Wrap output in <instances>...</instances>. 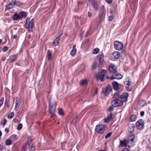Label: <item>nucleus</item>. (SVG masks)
Returning a JSON list of instances; mask_svg holds the SVG:
<instances>
[{"label": "nucleus", "instance_id": "obj_46", "mask_svg": "<svg viewBox=\"0 0 151 151\" xmlns=\"http://www.w3.org/2000/svg\"><path fill=\"white\" fill-rule=\"evenodd\" d=\"M5 106L7 107L9 106V101H8L7 99L5 101Z\"/></svg>", "mask_w": 151, "mask_h": 151}, {"label": "nucleus", "instance_id": "obj_24", "mask_svg": "<svg viewBox=\"0 0 151 151\" xmlns=\"http://www.w3.org/2000/svg\"><path fill=\"white\" fill-rule=\"evenodd\" d=\"M132 134H130L128 137L127 141L129 142V143L131 144L132 143Z\"/></svg>", "mask_w": 151, "mask_h": 151}, {"label": "nucleus", "instance_id": "obj_44", "mask_svg": "<svg viewBox=\"0 0 151 151\" xmlns=\"http://www.w3.org/2000/svg\"><path fill=\"white\" fill-rule=\"evenodd\" d=\"M96 66H97V64L96 63H93V64L92 65V66L93 69H95L96 68Z\"/></svg>", "mask_w": 151, "mask_h": 151}, {"label": "nucleus", "instance_id": "obj_47", "mask_svg": "<svg viewBox=\"0 0 151 151\" xmlns=\"http://www.w3.org/2000/svg\"><path fill=\"white\" fill-rule=\"evenodd\" d=\"M114 109V107L113 106H110L109 109V111L110 112L112 111Z\"/></svg>", "mask_w": 151, "mask_h": 151}, {"label": "nucleus", "instance_id": "obj_63", "mask_svg": "<svg viewBox=\"0 0 151 151\" xmlns=\"http://www.w3.org/2000/svg\"><path fill=\"white\" fill-rule=\"evenodd\" d=\"M111 14H112V11H111Z\"/></svg>", "mask_w": 151, "mask_h": 151}, {"label": "nucleus", "instance_id": "obj_61", "mask_svg": "<svg viewBox=\"0 0 151 151\" xmlns=\"http://www.w3.org/2000/svg\"><path fill=\"white\" fill-rule=\"evenodd\" d=\"M106 78H110V77H108V76H106Z\"/></svg>", "mask_w": 151, "mask_h": 151}, {"label": "nucleus", "instance_id": "obj_4", "mask_svg": "<svg viewBox=\"0 0 151 151\" xmlns=\"http://www.w3.org/2000/svg\"><path fill=\"white\" fill-rule=\"evenodd\" d=\"M144 121L142 119H139L136 123L137 128L138 129H142L144 128Z\"/></svg>", "mask_w": 151, "mask_h": 151}, {"label": "nucleus", "instance_id": "obj_10", "mask_svg": "<svg viewBox=\"0 0 151 151\" xmlns=\"http://www.w3.org/2000/svg\"><path fill=\"white\" fill-rule=\"evenodd\" d=\"M98 58H99V66L100 67L102 65H103L104 62V55L103 54L99 55L98 56Z\"/></svg>", "mask_w": 151, "mask_h": 151}, {"label": "nucleus", "instance_id": "obj_7", "mask_svg": "<svg viewBox=\"0 0 151 151\" xmlns=\"http://www.w3.org/2000/svg\"><path fill=\"white\" fill-rule=\"evenodd\" d=\"M113 85L114 86V89L117 91H121L123 89V86H122L120 84L114 81L113 82Z\"/></svg>", "mask_w": 151, "mask_h": 151}, {"label": "nucleus", "instance_id": "obj_22", "mask_svg": "<svg viewBox=\"0 0 151 151\" xmlns=\"http://www.w3.org/2000/svg\"><path fill=\"white\" fill-rule=\"evenodd\" d=\"M119 95V94L118 93H116L113 96L114 100L119 99L120 98Z\"/></svg>", "mask_w": 151, "mask_h": 151}, {"label": "nucleus", "instance_id": "obj_56", "mask_svg": "<svg viewBox=\"0 0 151 151\" xmlns=\"http://www.w3.org/2000/svg\"><path fill=\"white\" fill-rule=\"evenodd\" d=\"M92 14H91L90 12H88V15L89 17H90L91 16Z\"/></svg>", "mask_w": 151, "mask_h": 151}, {"label": "nucleus", "instance_id": "obj_41", "mask_svg": "<svg viewBox=\"0 0 151 151\" xmlns=\"http://www.w3.org/2000/svg\"><path fill=\"white\" fill-rule=\"evenodd\" d=\"M22 124H18L17 127V129L18 130L21 129L22 128Z\"/></svg>", "mask_w": 151, "mask_h": 151}, {"label": "nucleus", "instance_id": "obj_37", "mask_svg": "<svg viewBox=\"0 0 151 151\" xmlns=\"http://www.w3.org/2000/svg\"><path fill=\"white\" fill-rule=\"evenodd\" d=\"M6 122L7 121L6 119L4 118L3 119L1 122L2 123V125L3 126H4L5 125Z\"/></svg>", "mask_w": 151, "mask_h": 151}, {"label": "nucleus", "instance_id": "obj_13", "mask_svg": "<svg viewBox=\"0 0 151 151\" xmlns=\"http://www.w3.org/2000/svg\"><path fill=\"white\" fill-rule=\"evenodd\" d=\"M109 71L114 74L117 73V68L116 66L113 64H111L109 67Z\"/></svg>", "mask_w": 151, "mask_h": 151}, {"label": "nucleus", "instance_id": "obj_50", "mask_svg": "<svg viewBox=\"0 0 151 151\" xmlns=\"http://www.w3.org/2000/svg\"><path fill=\"white\" fill-rule=\"evenodd\" d=\"M145 112L144 111L141 112L140 115L141 116H143Z\"/></svg>", "mask_w": 151, "mask_h": 151}, {"label": "nucleus", "instance_id": "obj_55", "mask_svg": "<svg viewBox=\"0 0 151 151\" xmlns=\"http://www.w3.org/2000/svg\"><path fill=\"white\" fill-rule=\"evenodd\" d=\"M5 131L6 132H8L9 131V130L7 128H6L5 129Z\"/></svg>", "mask_w": 151, "mask_h": 151}, {"label": "nucleus", "instance_id": "obj_16", "mask_svg": "<svg viewBox=\"0 0 151 151\" xmlns=\"http://www.w3.org/2000/svg\"><path fill=\"white\" fill-rule=\"evenodd\" d=\"M120 56L119 53L117 51L113 52L111 55V57L114 60L115 59L119 58Z\"/></svg>", "mask_w": 151, "mask_h": 151}, {"label": "nucleus", "instance_id": "obj_60", "mask_svg": "<svg viewBox=\"0 0 151 151\" xmlns=\"http://www.w3.org/2000/svg\"><path fill=\"white\" fill-rule=\"evenodd\" d=\"M2 42V40L1 39H0V43H1Z\"/></svg>", "mask_w": 151, "mask_h": 151}, {"label": "nucleus", "instance_id": "obj_59", "mask_svg": "<svg viewBox=\"0 0 151 151\" xmlns=\"http://www.w3.org/2000/svg\"><path fill=\"white\" fill-rule=\"evenodd\" d=\"M2 135V132L0 130V137Z\"/></svg>", "mask_w": 151, "mask_h": 151}, {"label": "nucleus", "instance_id": "obj_1", "mask_svg": "<svg viewBox=\"0 0 151 151\" xmlns=\"http://www.w3.org/2000/svg\"><path fill=\"white\" fill-rule=\"evenodd\" d=\"M25 25L26 27L28 29L29 32L32 31V29L34 26L33 19H32L30 21L29 18H27L25 20Z\"/></svg>", "mask_w": 151, "mask_h": 151}, {"label": "nucleus", "instance_id": "obj_23", "mask_svg": "<svg viewBox=\"0 0 151 151\" xmlns=\"http://www.w3.org/2000/svg\"><path fill=\"white\" fill-rule=\"evenodd\" d=\"M88 82L87 80L83 79L80 82V84L82 85H86L87 84Z\"/></svg>", "mask_w": 151, "mask_h": 151}, {"label": "nucleus", "instance_id": "obj_5", "mask_svg": "<svg viewBox=\"0 0 151 151\" xmlns=\"http://www.w3.org/2000/svg\"><path fill=\"white\" fill-rule=\"evenodd\" d=\"M112 88L110 85H108L105 88L102 89L103 93L106 96H108L110 93Z\"/></svg>", "mask_w": 151, "mask_h": 151}, {"label": "nucleus", "instance_id": "obj_12", "mask_svg": "<svg viewBox=\"0 0 151 151\" xmlns=\"http://www.w3.org/2000/svg\"><path fill=\"white\" fill-rule=\"evenodd\" d=\"M105 13L104 6H103L101 9L100 11L99 15V17L100 19L101 20L103 19L104 15L105 14Z\"/></svg>", "mask_w": 151, "mask_h": 151}, {"label": "nucleus", "instance_id": "obj_38", "mask_svg": "<svg viewBox=\"0 0 151 151\" xmlns=\"http://www.w3.org/2000/svg\"><path fill=\"white\" fill-rule=\"evenodd\" d=\"M106 71L105 70H103L101 72V76H103L104 77L106 74Z\"/></svg>", "mask_w": 151, "mask_h": 151}, {"label": "nucleus", "instance_id": "obj_27", "mask_svg": "<svg viewBox=\"0 0 151 151\" xmlns=\"http://www.w3.org/2000/svg\"><path fill=\"white\" fill-rule=\"evenodd\" d=\"M35 147L32 144H30L29 146V151H34Z\"/></svg>", "mask_w": 151, "mask_h": 151}, {"label": "nucleus", "instance_id": "obj_20", "mask_svg": "<svg viewBox=\"0 0 151 151\" xmlns=\"http://www.w3.org/2000/svg\"><path fill=\"white\" fill-rule=\"evenodd\" d=\"M76 46L75 45H74L73 47V49L70 52V54L71 55L73 56L75 55L76 52Z\"/></svg>", "mask_w": 151, "mask_h": 151}, {"label": "nucleus", "instance_id": "obj_51", "mask_svg": "<svg viewBox=\"0 0 151 151\" xmlns=\"http://www.w3.org/2000/svg\"><path fill=\"white\" fill-rule=\"evenodd\" d=\"M17 37V35H12V38H13V39H15Z\"/></svg>", "mask_w": 151, "mask_h": 151}, {"label": "nucleus", "instance_id": "obj_57", "mask_svg": "<svg viewBox=\"0 0 151 151\" xmlns=\"http://www.w3.org/2000/svg\"><path fill=\"white\" fill-rule=\"evenodd\" d=\"M132 135H133V141H134V139L135 138V135L133 134Z\"/></svg>", "mask_w": 151, "mask_h": 151}, {"label": "nucleus", "instance_id": "obj_14", "mask_svg": "<svg viewBox=\"0 0 151 151\" xmlns=\"http://www.w3.org/2000/svg\"><path fill=\"white\" fill-rule=\"evenodd\" d=\"M129 142L127 141V139H124L120 141V146L123 147H126L127 146H129Z\"/></svg>", "mask_w": 151, "mask_h": 151}, {"label": "nucleus", "instance_id": "obj_53", "mask_svg": "<svg viewBox=\"0 0 151 151\" xmlns=\"http://www.w3.org/2000/svg\"><path fill=\"white\" fill-rule=\"evenodd\" d=\"M122 151H129V150L127 148L123 149Z\"/></svg>", "mask_w": 151, "mask_h": 151}, {"label": "nucleus", "instance_id": "obj_35", "mask_svg": "<svg viewBox=\"0 0 151 151\" xmlns=\"http://www.w3.org/2000/svg\"><path fill=\"white\" fill-rule=\"evenodd\" d=\"M27 146V145L26 144H24V145L22 149V151H25Z\"/></svg>", "mask_w": 151, "mask_h": 151}, {"label": "nucleus", "instance_id": "obj_19", "mask_svg": "<svg viewBox=\"0 0 151 151\" xmlns=\"http://www.w3.org/2000/svg\"><path fill=\"white\" fill-rule=\"evenodd\" d=\"M139 104L141 107H143L146 104L145 101L143 99H140L139 101Z\"/></svg>", "mask_w": 151, "mask_h": 151}, {"label": "nucleus", "instance_id": "obj_58", "mask_svg": "<svg viewBox=\"0 0 151 151\" xmlns=\"http://www.w3.org/2000/svg\"><path fill=\"white\" fill-rule=\"evenodd\" d=\"M98 89L97 88H96V91H95V93L96 94L97 93V92H98Z\"/></svg>", "mask_w": 151, "mask_h": 151}, {"label": "nucleus", "instance_id": "obj_62", "mask_svg": "<svg viewBox=\"0 0 151 151\" xmlns=\"http://www.w3.org/2000/svg\"><path fill=\"white\" fill-rule=\"evenodd\" d=\"M106 150H99L98 151H105Z\"/></svg>", "mask_w": 151, "mask_h": 151}, {"label": "nucleus", "instance_id": "obj_39", "mask_svg": "<svg viewBox=\"0 0 151 151\" xmlns=\"http://www.w3.org/2000/svg\"><path fill=\"white\" fill-rule=\"evenodd\" d=\"M99 51V49L98 48H95L93 50V53L96 54Z\"/></svg>", "mask_w": 151, "mask_h": 151}, {"label": "nucleus", "instance_id": "obj_26", "mask_svg": "<svg viewBox=\"0 0 151 151\" xmlns=\"http://www.w3.org/2000/svg\"><path fill=\"white\" fill-rule=\"evenodd\" d=\"M17 58L16 55H13L10 56V58L11 60V62H13L16 60Z\"/></svg>", "mask_w": 151, "mask_h": 151}, {"label": "nucleus", "instance_id": "obj_33", "mask_svg": "<svg viewBox=\"0 0 151 151\" xmlns=\"http://www.w3.org/2000/svg\"><path fill=\"white\" fill-rule=\"evenodd\" d=\"M132 125L131 124H129V126L128 128V132L130 133H131L132 132Z\"/></svg>", "mask_w": 151, "mask_h": 151}, {"label": "nucleus", "instance_id": "obj_40", "mask_svg": "<svg viewBox=\"0 0 151 151\" xmlns=\"http://www.w3.org/2000/svg\"><path fill=\"white\" fill-rule=\"evenodd\" d=\"M93 7L95 10H96L98 9V7L96 3H94L93 4Z\"/></svg>", "mask_w": 151, "mask_h": 151}, {"label": "nucleus", "instance_id": "obj_43", "mask_svg": "<svg viewBox=\"0 0 151 151\" xmlns=\"http://www.w3.org/2000/svg\"><path fill=\"white\" fill-rule=\"evenodd\" d=\"M112 134V133L111 132H110L109 133H108L106 136L105 137V138L106 139H107V138H108L110 137L111 135Z\"/></svg>", "mask_w": 151, "mask_h": 151}, {"label": "nucleus", "instance_id": "obj_34", "mask_svg": "<svg viewBox=\"0 0 151 151\" xmlns=\"http://www.w3.org/2000/svg\"><path fill=\"white\" fill-rule=\"evenodd\" d=\"M58 112L60 115H63V110L61 108H59L58 109Z\"/></svg>", "mask_w": 151, "mask_h": 151}, {"label": "nucleus", "instance_id": "obj_18", "mask_svg": "<svg viewBox=\"0 0 151 151\" xmlns=\"http://www.w3.org/2000/svg\"><path fill=\"white\" fill-rule=\"evenodd\" d=\"M113 114L111 113L109 116L107 118L104 119V122H108L109 121L112 120L113 119Z\"/></svg>", "mask_w": 151, "mask_h": 151}, {"label": "nucleus", "instance_id": "obj_11", "mask_svg": "<svg viewBox=\"0 0 151 151\" xmlns=\"http://www.w3.org/2000/svg\"><path fill=\"white\" fill-rule=\"evenodd\" d=\"M122 76L121 74L118 73L117 71L116 73H114L112 75L110 78L111 80L114 79H122Z\"/></svg>", "mask_w": 151, "mask_h": 151}, {"label": "nucleus", "instance_id": "obj_15", "mask_svg": "<svg viewBox=\"0 0 151 151\" xmlns=\"http://www.w3.org/2000/svg\"><path fill=\"white\" fill-rule=\"evenodd\" d=\"M128 94L127 93H123L121 96L120 99L122 102H126L127 101V98L128 97Z\"/></svg>", "mask_w": 151, "mask_h": 151}, {"label": "nucleus", "instance_id": "obj_9", "mask_svg": "<svg viewBox=\"0 0 151 151\" xmlns=\"http://www.w3.org/2000/svg\"><path fill=\"white\" fill-rule=\"evenodd\" d=\"M124 83L126 85V87L127 91H130L132 90L131 86H130V83L131 82L130 81V80L129 78H127L124 81Z\"/></svg>", "mask_w": 151, "mask_h": 151}, {"label": "nucleus", "instance_id": "obj_31", "mask_svg": "<svg viewBox=\"0 0 151 151\" xmlns=\"http://www.w3.org/2000/svg\"><path fill=\"white\" fill-rule=\"evenodd\" d=\"M19 106L18 105V102L17 101H16L15 102V110L17 111L18 110L19 108Z\"/></svg>", "mask_w": 151, "mask_h": 151}, {"label": "nucleus", "instance_id": "obj_64", "mask_svg": "<svg viewBox=\"0 0 151 151\" xmlns=\"http://www.w3.org/2000/svg\"><path fill=\"white\" fill-rule=\"evenodd\" d=\"M132 116H131V119H132Z\"/></svg>", "mask_w": 151, "mask_h": 151}, {"label": "nucleus", "instance_id": "obj_17", "mask_svg": "<svg viewBox=\"0 0 151 151\" xmlns=\"http://www.w3.org/2000/svg\"><path fill=\"white\" fill-rule=\"evenodd\" d=\"M15 0H13L11 1L9 4L8 6L6 7V9H12L14 5L15 4Z\"/></svg>", "mask_w": 151, "mask_h": 151}, {"label": "nucleus", "instance_id": "obj_49", "mask_svg": "<svg viewBox=\"0 0 151 151\" xmlns=\"http://www.w3.org/2000/svg\"><path fill=\"white\" fill-rule=\"evenodd\" d=\"M113 16H110L109 17V21H111L113 19Z\"/></svg>", "mask_w": 151, "mask_h": 151}, {"label": "nucleus", "instance_id": "obj_54", "mask_svg": "<svg viewBox=\"0 0 151 151\" xmlns=\"http://www.w3.org/2000/svg\"><path fill=\"white\" fill-rule=\"evenodd\" d=\"M83 33H84V32L83 31L81 32V33L80 34V36L81 37L83 36Z\"/></svg>", "mask_w": 151, "mask_h": 151}, {"label": "nucleus", "instance_id": "obj_29", "mask_svg": "<svg viewBox=\"0 0 151 151\" xmlns=\"http://www.w3.org/2000/svg\"><path fill=\"white\" fill-rule=\"evenodd\" d=\"M6 145H9L12 144V141L9 139H7L5 141Z\"/></svg>", "mask_w": 151, "mask_h": 151}, {"label": "nucleus", "instance_id": "obj_32", "mask_svg": "<svg viewBox=\"0 0 151 151\" xmlns=\"http://www.w3.org/2000/svg\"><path fill=\"white\" fill-rule=\"evenodd\" d=\"M20 14L22 17H26V13L25 12H21Z\"/></svg>", "mask_w": 151, "mask_h": 151}, {"label": "nucleus", "instance_id": "obj_28", "mask_svg": "<svg viewBox=\"0 0 151 151\" xmlns=\"http://www.w3.org/2000/svg\"><path fill=\"white\" fill-rule=\"evenodd\" d=\"M21 18L19 17L18 15L17 14H15L13 15V19L14 20H17L19 19H20Z\"/></svg>", "mask_w": 151, "mask_h": 151}, {"label": "nucleus", "instance_id": "obj_30", "mask_svg": "<svg viewBox=\"0 0 151 151\" xmlns=\"http://www.w3.org/2000/svg\"><path fill=\"white\" fill-rule=\"evenodd\" d=\"M14 113L13 112H11L7 116V117L9 119L12 118L14 116Z\"/></svg>", "mask_w": 151, "mask_h": 151}, {"label": "nucleus", "instance_id": "obj_25", "mask_svg": "<svg viewBox=\"0 0 151 151\" xmlns=\"http://www.w3.org/2000/svg\"><path fill=\"white\" fill-rule=\"evenodd\" d=\"M60 39L59 37H57L54 40L53 44L54 46L57 45L58 43V40Z\"/></svg>", "mask_w": 151, "mask_h": 151}, {"label": "nucleus", "instance_id": "obj_36", "mask_svg": "<svg viewBox=\"0 0 151 151\" xmlns=\"http://www.w3.org/2000/svg\"><path fill=\"white\" fill-rule=\"evenodd\" d=\"M97 79H99L102 81H103V79L104 78V77L103 76H101V74L100 76L98 77V76L97 77Z\"/></svg>", "mask_w": 151, "mask_h": 151}, {"label": "nucleus", "instance_id": "obj_2", "mask_svg": "<svg viewBox=\"0 0 151 151\" xmlns=\"http://www.w3.org/2000/svg\"><path fill=\"white\" fill-rule=\"evenodd\" d=\"M49 103V110L50 116L51 117H54L55 115V110L56 108V104H51V101L50 100H48Z\"/></svg>", "mask_w": 151, "mask_h": 151}, {"label": "nucleus", "instance_id": "obj_6", "mask_svg": "<svg viewBox=\"0 0 151 151\" xmlns=\"http://www.w3.org/2000/svg\"><path fill=\"white\" fill-rule=\"evenodd\" d=\"M114 47L116 50H120L122 49L123 45L122 43L121 42L116 41L114 43Z\"/></svg>", "mask_w": 151, "mask_h": 151}, {"label": "nucleus", "instance_id": "obj_45", "mask_svg": "<svg viewBox=\"0 0 151 151\" xmlns=\"http://www.w3.org/2000/svg\"><path fill=\"white\" fill-rule=\"evenodd\" d=\"M8 50V47L7 46H5L2 49V50L3 52H6Z\"/></svg>", "mask_w": 151, "mask_h": 151}, {"label": "nucleus", "instance_id": "obj_8", "mask_svg": "<svg viewBox=\"0 0 151 151\" xmlns=\"http://www.w3.org/2000/svg\"><path fill=\"white\" fill-rule=\"evenodd\" d=\"M112 104L114 106L116 107L122 105L123 102L119 99H115L112 101Z\"/></svg>", "mask_w": 151, "mask_h": 151}, {"label": "nucleus", "instance_id": "obj_52", "mask_svg": "<svg viewBox=\"0 0 151 151\" xmlns=\"http://www.w3.org/2000/svg\"><path fill=\"white\" fill-rule=\"evenodd\" d=\"M107 2L109 4H111V0H106Z\"/></svg>", "mask_w": 151, "mask_h": 151}, {"label": "nucleus", "instance_id": "obj_48", "mask_svg": "<svg viewBox=\"0 0 151 151\" xmlns=\"http://www.w3.org/2000/svg\"><path fill=\"white\" fill-rule=\"evenodd\" d=\"M136 119V116L135 115H133V121H135Z\"/></svg>", "mask_w": 151, "mask_h": 151}, {"label": "nucleus", "instance_id": "obj_42", "mask_svg": "<svg viewBox=\"0 0 151 151\" xmlns=\"http://www.w3.org/2000/svg\"><path fill=\"white\" fill-rule=\"evenodd\" d=\"M63 33V31L62 30H61L60 32L59 33L58 35V36L57 37H59V38H60V37L62 35Z\"/></svg>", "mask_w": 151, "mask_h": 151}, {"label": "nucleus", "instance_id": "obj_21", "mask_svg": "<svg viewBox=\"0 0 151 151\" xmlns=\"http://www.w3.org/2000/svg\"><path fill=\"white\" fill-rule=\"evenodd\" d=\"M52 53L51 52L48 50L47 51V59L49 60L51 58Z\"/></svg>", "mask_w": 151, "mask_h": 151}, {"label": "nucleus", "instance_id": "obj_3", "mask_svg": "<svg viewBox=\"0 0 151 151\" xmlns=\"http://www.w3.org/2000/svg\"><path fill=\"white\" fill-rule=\"evenodd\" d=\"M106 129V126L99 124L96 126L95 130L99 134H103L105 132Z\"/></svg>", "mask_w": 151, "mask_h": 151}]
</instances>
